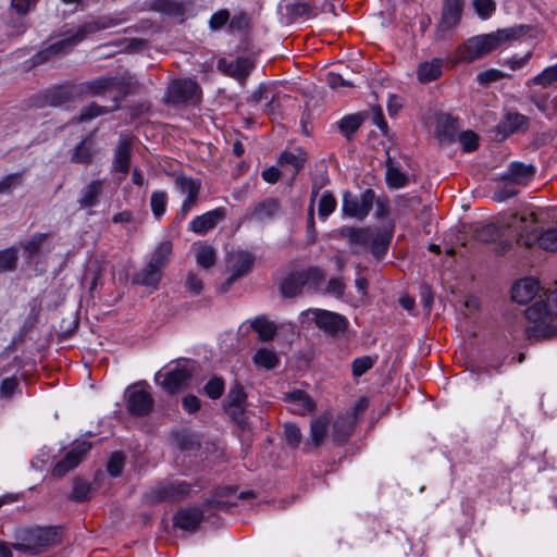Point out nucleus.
<instances>
[{
  "label": "nucleus",
  "instance_id": "49530a36",
  "mask_svg": "<svg viewBox=\"0 0 557 557\" xmlns=\"http://www.w3.org/2000/svg\"><path fill=\"white\" fill-rule=\"evenodd\" d=\"M386 183L392 188H403L408 183V176L395 168L391 159L387 162Z\"/></svg>",
  "mask_w": 557,
  "mask_h": 557
},
{
  "label": "nucleus",
  "instance_id": "79ce46f5",
  "mask_svg": "<svg viewBox=\"0 0 557 557\" xmlns=\"http://www.w3.org/2000/svg\"><path fill=\"white\" fill-rule=\"evenodd\" d=\"M251 327L258 333L259 339L262 342L272 339L276 333L275 324L262 317L255 319Z\"/></svg>",
  "mask_w": 557,
  "mask_h": 557
},
{
  "label": "nucleus",
  "instance_id": "e433bc0d",
  "mask_svg": "<svg viewBox=\"0 0 557 557\" xmlns=\"http://www.w3.org/2000/svg\"><path fill=\"white\" fill-rule=\"evenodd\" d=\"M330 423V418L326 414L318 417L311 421L310 437L312 444L318 447L322 444Z\"/></svg>",
  "mask_w": 557,
  "mask_h": 557
},
{
  "label": "nucleus",
  "instance_id": "2f4dec72",
  "mask_svg": "<svg viewBox=\"0 0 557 557\" xmlns=\"http://www.w3.org/2000/svg\"><path fill=\"white\" fill-rule=\"evenodd\" d=\"M306 161V153L296 149L295 151H284L281 153L278 163L281 166L290 168L292 177H295L297 173L302 169Z\"/></svg>",
  "mask_w": 557,
  "mask_h": 557
},
{
  "label": "nucleus",
  "instance_id": "0eeeda50",
  "mask_svg": "<svg viewBox=\"0 0 557 557\" xmlns=\"http://www.w3.org/2000/svg\"><path fill=\"white\" fill-rule=\"evenodd\" d=\"M465 0H444L441 10V17L436 25V40H444L451 37L455 28L459 25Z\"/></svg>",
  "mask_w": 557,
  "mask_h": 557
},
{
  "label": "nucleus",
  "instance_id": "a878e982",
  "mask_svg": "<svg viewBox=\"0 0 557 557\" xmlns=\"http://www.w3.org/2000/svg\"><path fill=\"white\" fill-rule=\"evenodd\" d=\"M444 67V60L434 58L421 62L417 67V78L420 83L426 84L441 77Z\"/></svg>",
  "mask_w": 557,
  "mask_h": 557
},
{
  "label": "nucleus",
  "instance_id": "774afa93",
  "mask_svg": "<svg viewBox=\"0 0 557 557\" xmlns=\"http://www.w3.org/2000/svg\"><path fill=\"white\" fill-rule=\"evenodd\" d=\"M228 18H230V13L227 10H220V11L215 12L211 16L210 22H209L211 29L216 30V29L221 28L223 25L226 24Z\"/></svg>",
  "mask_w": 557,
  "mask_h": 557
},
{
  "label": "nucleus",
  "instance_id": "412c9836",
  "mask_svg": "<svg viewBox=\"0 0 557 557\" xmlns=\"http://www.w3.org/2000/svg\"><path fill=\"white\" fill-rule=\"evenodd\" d=\"M190 377L191 373L187 368L176 367L164 374L161 385L168 393L175 394L186 386Z\"/></svg>",
  "mask_w": 557,
  "mask_h": 557
},
{
  "label": "nucleus",
  "instance_id": "f03ea898",
  "mask_svg": "<svg viewBox=\"0 0 557 557\" xmlns=\"http://www.w3.org/2000/svg\"><path fill=\"white\" fill-rule=\"evenodd\" d=\"M528 30V26L517 25L490 34L474 36L457 48V59L463 62H472L488 54L506 42L517 40L525 35Z\"/></svg>",
  "mask_w": 557,
  "mask_h": 557
},
{
  "label": "nucleus",
  "instance_id": "423d86ee",
  "mask_svg": "<svg viewBox=\"0 0 557 557\" xmlns=\"http://www.w3.org/2000/svg\"><path fill=\"white\" fill-rule=\"evenodd\" d=\"M131 78L102 76L85 84V90L92 96L112 95L114 104L112 109L119 108V102L128 94Z\"/></svg>",
  "mask_w": 557,
  "mask_h": 557
},
{
  "label": "nucleus",
  "instance_id": "bf43d9fd",
  "mask_svg": "<svg viewBox=\"0 0 557 557\" xmlns=\"http://www.w3.org/2000/svg\"><path fill=\"white\" fill-rule=\"evenodd\" d=\"M23 182V173H12L0 181V194L10 191L12 188L21 185Z\"/></svg>",
  "mask_w": 557,
  "mask_h": 557
},
{
  "label": "nucleus",
  "instance_id": "5fc2aeb1",
  "mask_svg": "<svg viewBox=\"0 0 557 557\" xmlns=\"http://www.w3.org/2000/svg\"><path fill=\"white\" fill-rule=\"evenodd\" d=\"M375 363V359L370 356L356 358L351 363L352 374L356 377L363 375Z\"/></svg>",
  "mask_w": 557,
  "mask_h": 557
},
{
  "label": "nucleus",
  "instance_id": "338daca9",
  "mask_svg": "<svg viewBox=\"0 0 557 557\" xmlns=\"http://www.w3.org/2000/svg\"><path fill=\"white\" fill-rule=\"evenodd\" d=\"M90 494V486L89 484L77 481L74 484L73 491H72V498L77 502H84L89 497Z\"/></svg>",
  "mask_w": 557,
  "mask_h": 557
},
{
  "label": "nucleus",
  "instance_id": "b1692460",
  "mask_svg": "<svg viewBox=\"0 0 557 557\" xmlns=\"http://www.w3.org/2000/svg\"><path fill=\"white\" fill-rule=\"evenodd\" d=\"M341 236L347 238L352 251L357 253L369 247L372 231L370 228L344 227L341 230Z\"/></svg>",
  "mask_w": 557,
  "mask_h": 557
},
{
  "label": "nucleus",
  "instance_id": "ea45409f",
  "mask_svg": "<svg viewBox=\"0 0 557 557\" xmlns=\"http://www.w3.org/2000/svg\"><path fill=\"white\" fill-rule=\"evenodd\" d=\"M531 100L536 108L543 112L546 116L552 117V111L555 108L553 98L548 91L542 89H533L531 91Z\"/></svg>",
  "mask_w": 557,
  "mask_h": 557
},
{
  "label": "nucleus",
  "instance_id": "a19ab883",
  "mask_svg": "<svg viewBox=\"0 0 557 557\" xmlns=\"http://www.w3.org/2000/svg\"><path fill=\"white\" fill-rule=\"evenodd\" d=\"M527 121V117L520 113H508L499 124V131L505 135L512 134L525 126Z\"/></svg>",
  "mask_w": 557,
  "mask_h": 557
},
{
  "label": "nucleus",
  "instance_id": "2eb2a0df",
  "mask_svg": "<svg viewBox=\"0 0 557 557\" xmlns=\"http://www.w3.org/2000/svg\"><path fill=\"white\" fill-rule=\"evenodd\" d=\"M91 444L87 441L77 443L52 469V474L62 478L73 470L90 450Z\"/></svg>",
  "mask_w": 557,
  "mask_h": 557
},
{
  "label": "nucleus",
  "instance_id": "c756f323",
  "mask_svg": "<svg viewBox=\"0 0 557 557\" xmlns=\"http://www.w3.org/2000/svg\"><path fill=\"white\" fill-rule=\"evenodd\" d=\"M162 272L159 268L148 262L145 268L135 274L134 282L157 289L162 278Z\"/></svg>",
  "mask_w": 557,
  "mask_h": 557
},
{
  "label": "nucleus",
  "instance_id": "37998d69",
  "mask_svg": "<svg viewBox=\"0 0 557 557\" xmlns=\"http://www.w3.org/2000/svg\"><path fill=\"white\" fill-rule=\"evenodd\" d=\"M255 363L265 370H271L278 363V357L274 350L260 348L253 356Z\"/></svg>",
  "mask_w": 557,
  "mask_h": 557
},
{
  "label": "nucleus",
  "instance_id": "f257e3e1",
  "mask_svg": "<svg viewBox=\"0 0 557 557\" xmlns=\"http://www.w3.org/2000/svg\"><path fill=\"white\" fill-rule=\"evenodd\" d=\"M529 339L541 341L557 333V283L525 310Z\"/></svg>",
  "mask_w": 557,
  "mask_h": 557
},
{
  "label": "nucleus",
  "instance_id": "e2e57ef3",
  "mask_svg": "<svg viewBox=\"0 0 557 557\" xmlns=\"http://www.w3.org/2000/svg\"><path fill=\"white\" fill-rule=\"evenodd\" d=\"M326 84L332 89L352 88L355 86L352 82L345 79L342 75L337 73H329Z\"/></svg>",
  "mask_w": 557,
  "mask_h": 557
},
{
  "label": "nucleus",
  "instance_id": "cd10ccee",
  "mask_svg": "<svg viewBox=\"0 0 557 557\" xmlns=\"http://www.w3.org/2000/svg\"><path fill=\"white\" fill-rule=\"evenodd\" d=\"M537 244L541 248L549 251L557 250V225L541 232L540 236L529 234L525 236V246L531 247Z\"/></svg>",
  "mask_w": 557,
  "mask_h": 557
},
{
  "label": "nucleus",
  "instance_id": "864d4df0",
  "mask_svg": "<svg viewBox=\"0 0 557 557\" xmlns=\"http://www.w3.org/2000/svg\"><path fill=\"white\" fill-rule=\"evenodd\" d=\"M205 393L212 399H218L224 392V381L222 377L213 376L203 387Z\"/></svg>",
  "mask_w": 557,
  "mask_h": 557
},
{
  "label": "nucleus",
  "instance_id": "69168bd1",
  "mask_svg": "<svg viewBox=\"0 0 557 557\" xmlns=\"http://www.w3.org/2000/svg\"><path fill=\"white\" fill-rule=\"evenodd\" d=\"M459 141L461 143L466 151H473L478 147V136L471 131L462 132L459 135Z\"/></svg>",
  "mask_w": 557,
  "mask_h": 557
},
{
  "label": "nucleus",
  "instance_id": "603ef678",
  "mask_svg": "<svg viewBox=\"0 0 557 557\" xmlns=\"http://www.w3.org/2000/svg\"><path fill=\"white\" fill-rule=\"evenodd\" d=\"M112 110V107L107 108L92 102L89 106L82 109L79 121H89L102 114L109 113Z\"/></svg>",
  "mask_w": 557,
  "mask_h": 557
},
{
  "label": "nucleus",
  "instance_id": "aec40b11",
  "mask_svg": "<svg viewBox=\"0 0 557 557\" xmlns=\"http://www.w3.org/2000/svg\"><path fill=\"white\" fill-rule=\"evenodd\" d=\"M284 400L288 404L292 412L300 416L311 413L315 409L314 400L301 389L286 394Z\"/></svg>",
  "mask_w": 557,
  "mask_h": 557
},
{
  "label": "nucleus",
  "instance_id": "6e6d98bb",
  "mask_svg": "<svg viewBox=\"0 0 557 557\" xmlns=\"http://www.w3.org/2000/svg\"><path fill=\"white\" fill-rule=\"evenodd\" d=\"M473 7L482 20L488 18L496 10L494 0H473Z\"/></svg>",
  "mask_w": 557,
  "mask_h": 557
},
{
  "label": "nucleus",
  "instance_id": "5701e85b",
  "mask_svg": "<svg viewBox=\"0 0 557 557\" xmlns=\"http://www.w3.org/2000/svg\"><path fill=\"white\" fill-rule=\"evenodd\" d=\"M203 513L199 508H184L174 516V525L184 531H196L202 521Z\"/></svg>",
  "mask_w": 557,
  "mask_h": 557
},
{
  "label": "nucleus",
  "instance_id": "9b49d317",
  "mask_svg": "<svg viewBox=\"0 0 557 557\" xmlns=\"http://www.w3.org/2000/svg\"><path fill=\"white\" fill-rule=\"evenodd\" d=\"M311 314L315 325L331 336L342 335L347 329V319L336 312L314 309Z\"/></svg>",
  "mask_w": 557,
  "mask_h": 557
},
{
  "label": "nucleus",
  "instance_id": "72a5a7b5",
  "mask_svg": "<svg viewBox=\"0 0 557 557\" xmlns=\"http://www.w3.org/2000/svg\"><path fill=\"white\" fill-rule=\"evenodd\" d=\"M557 83V64L544 69L539 75L532 77L527 82L529 87L540 86L542 90L546 89Z\"/></svg>",
  "mask_w": 557,
  "mask_h": 557
},
{
  "label": "nucleus",
  "instance_id": "0e129e2a",
  "mask_svg": "<svg viewBox=\"0 0 557 557\" xmlns=\"http://www.w3.org/2000/svg\"><path fill=\"white\" fill-rule=\"evenodd\" d=\"M124 467V457L121 453H114L108 462V472L112 476H117L122 473Z\"/></svg>",
  "mask_w": 557,
  "mask_h": 557
},
{
  "label": "nucleus",
  "instance_id": "7c9ffc66",
  "mask_svg": "<svg viewBox=\"0 0 557 557\" xmlns=\"http://www.w3.org/2000/svg\"><path fill=\"white\" fill-rule=\"evenodd\" d=\"M104 183L101 180L91 181L83 190L78 199L82 208H91L98 203V198L103 191Z\"/></svg>",
  "mask_w": 557,
  "mask_h": 557
},
{
  "label": "nucleus",
  "instance_id": "de8ad7c7",
  "mask_svg": "<svg viewBox=\"0 0 557 557\" xmlns=\"http://www.w3.org/2000/svg\"><path fill=\"white\" fill-rule=\"evenodd\" d=\"M168 195L164 190H154L150 197V207L153 216L160 220L165 212Z\"/></svg>",
  "mask_w": 557,
  "mask_h": 557
},
{
  "label": "nucleus",
  "instance_id": "f3484780",
  "mask_svg": "<svg viewBox=\"0 0 557 557\" xmlns=\"http://www.w3.org/2000/svg\"><path fill=\"white\" fill-rule=\"evenodd\" d=\"M253 66V62L246 57H238L234 60L221 59L218 62L219 71L240 83H245Z\"/></svg>",
  "mask_w": 557,
  "mask_h": 557
},
{
  "label": "nucleus",
  "instance_id": "f704fd0d",
  "mask_svg": "<svg viewBox=\"0 0 557 557\" xmlns=\"http://www.w3.org/2000/svg\"><path fill=\"white\" fill-rule=\"evenodd\" d=\"M392 239L391 231L372 232V239L370 240V249L375 258H381L385 255Z\"/></svg>",
  "mask_w": 557,
  "mask_h": 557
},
{
  "label": "nucleus",
  "instance_id": "4d7b16f0",
  "mask_svg": "<svg viewBox=\"0 0 557 557\" xmlns=\"http://www.w3.org/2000/svg\"><path fill=\"white\" fill-rule=\"evenodd\" d=\"M284 435L287 444L292 447H297L302 438L300 429L294 423L284 425Z\"/></svg>",
  "mask_w": 557,
  "mask_h": 557
},
{
  "label": "nucleus",
  "instance_id": "8fccbe9b",
  "mask_svg": "<svg viewBox=\"0 0 557 557\" xmlns=\"http://www.w3.org/2000/svg\"><path fill=\"white\" fill-rule=\"evenodd\" d=\"M362 124V117L359 114H350L344 116L338 122L339 129L349 138L351 134L357 132V129Z\"/></svg>",
  "mask_w": 557,
  "mask_h": 557
},
{
  "label": "nucleus",
  "instance_id": "9d476101",
  "mask_svg": "<svg viewBox=\"0 0 557 557\" xmlns=\"http://www.w3.org/2000/svg\"><path fill=\"white\" fill-rule=\"evenodd\" d=\"M375 200V193L373 189H366L359 197L349 191L343 195L342 210L343 212L358 220H363L371 211Z\"/></svg>",
  "mask_w": 557,
  "mask_h": 557
},
{
  "label": "nucleus",
  "instance_id": "a18cd8bd",
  "mask_svg": "<svg viewBox=\"0 0 557 557\" xmlns=\"http://www.w3.org/2000/svg\"><path fill=\"white\" fill-rule=\"evenodd\" d=\"M247 394L239 382H235L230 388L227 396L224 400V407L232 406H246Z\"/></svg>",
  "mask_w": 557,
  "mask_h": 557
},
{
  "label": "nucleus",
  "instance_id": "c85d7f7f",
  "mask_svg": "<svg viewBox=\"0 0 557 557\" xmlns=\"http://www.w3.org/2000/svg\"><path fill=\"white\" fill-rule=\"evenodd\" d=\"M97 153L92 135L85 137L75 148L71 157L74 163L88 164Z\"/></svg>",
  "mask_w": 557,
  "mask_h": 557
},
{
  "label": "nucleus",
  "instance_id": "4468645a",
  "mask_svg": "<svg viewBox=\"0 0 557 557\" xmlns=\"http://www.w3.org/2000/svg\"><path fill=\"white\" fill-rule=\"evenodd\" d=\"M125 405L134 416L148 414L153 406V398L149 392L135 385L126 391Z\"/></svg>",
  "mask_w": 557,
  "mask_h": 557
},
{
  "label": "nucleus",
  "instance_id": "4be33fe9",
  "mask_svg": "<svg viewBox=\"0 0 557 557\" xmlns=\"http://www.w3.org/2000/svg\"><path fill=\"white\" fill-rule=\"evenodd\" d=\"M540 292L539 281L533 277L522 278L511 289V298L518 304H527Z\"/></svg>",
  "mask_w": 557,
  "mask_h": 557
},
{
  "label": "nucleus",
  "instance_id": "473e14b6",
  "mask_svg": "<svg viewBox=\"0 0 557 557\" xmlns=\"http://www.w3.org/2000/svg\"><path fill=\"white\" fill-rule=\"evenodd\" d=\"M172 257V243L170 240L161 242L157 245L150 256L149 262L161 271L166 267Z\"/></svg>",
  "mask_w": 557,
  "mask_h": 557
},
{
  "label": "nucleus",
  "instance_id": "1a4fd4ad",
  "mask_svg": "<svg viewBox=\"0 0 557 557\" xmlns=\"http://www.w3.org/2000/svg\"><path fill=\"white\" fill-rule=\"evenodd\" d=\"M200 87L191 78L174 79L170 83L164 100L168 103H191L199 100Z\"/></svg>",
  "mask_w": 557,
  "mask_h": 557
},
{
  "label": "nucleus",
  "instance_id": "a211bd4d",
  "mask_svg": "<svg viewBox=\"0 0 557 557\" xmlns=\"http://www.w3.org/2000/svg\"><path fill=\"white\" fill-rule=\"evenodd\" d=\"M225 216L226 211L224 208L213 209L194 218L188 225V230L198 235H205L223 221Z\"/></svg>",
  "mask_w": 557,
  "mask_h": 557
},
{
  "label": "nucleus",
  "instance_id": "680f3d73",
  "mask_svg": "<svg viewBox=\"0 0 557 557\" xmlns=\"http://www.w3.org/2000/svg\"><path fill=\"white\" fill-rule=\"evenodd\" d=\"M505 77V74L496 69H490L484 72H481L476 76V81L482 86H487L493 82H496L500 78Z\"/></svg>",
  "mask_w": 557,
  "mask_h": 557
},
{
  "label": "nucleus",
  "instance_id": "13d9d810",
  "mask_svg": "<svg viewBox=\"0 0 557 557\" xmlns=\"http://www.w3.org/2000/svg\"><path fill=\"white\" fill-rule=\"evenodd\" d=\"M45 240L46 234H36L30 239L23 243L22 247L28 253V256L32 257L38 253Z\"/></svg>",
  "mask_w": 557,
  "mask_h": 557
},
{
  "label": "nucleus",
  "instance_id": "393cba45",
  "mask_svg": "<svg viewBox=\"0 0 557 557\" xmlns=\"http://www.w3.org/2000/svg\"><path fill=\"white\" fill-rule=\"evenodd\" d=\"M280 211V201L275 198H267L251 207L250 219L257 222H264L275 218Z\"/></svg>",
  "mask_w": 557,
  "mask_h": 557
},
{
  "label": "nucleus",
  "instance_id": "c03bdc74",
  "mask_svg": "<svg viewBox=\"0 0 557 557\" xmlns=\"http://www.w3.org/2000/svg\"><path fill=\"white\" fill-rule=\"evenodd\" d=\"M216 261L215 249L210 245H202L197 248L196 262L202 269L211 268Z\"/></svg>",
  "mask_w": 557,
  "mask_h": 557
},
{
  "label": "nucleus",
  "instance_id": "7ed1b4c3",
  "mask_svg": "<svg viewBox=\"0 0 557 557\" xmlns=\"http://www.w3.org/2000/svg\"><path fill=\"white\" fill-rule=\"evenodd\" d=\"M119 23L120 21L117 18L111 16H100L94 21L87 22L81 25L74 34L39 51L34 57V63H42L53 59L54 57L63 55L67 53L70 50H72L79 41L85 39L87 36L96 32L116 26L119 25Z\"/></svg>",
  "mask_w": 557,
  "mask_h": 557
},
{
  "label": "nucleus",
  "instance_id": "6e6552de",
  "mask_svg": "<svg viewBox=\"0 0 557 557\" xmlns=\"http://www.w3.org/2000/svg\"><path fill=\"white\" fill-rule=\"evenodd\" d=\"M540 218L535 212H523L521 214H511L504 221L509 232L517 238V243L525 246V236L534 234L540 236L539 232Z\"/></svg>",
  "mask_w": 557,
  "mask_h": 557
},
{
  "label": "nucleus",
  "instance_id": "4c0bfd02",
  "mask_svg": "<svg viewBox=\"0 0 557 557\" xmlns=\"http://www.w3.org/2000/svg\"><path fill=\"white\" fill-rule=\"evenodd\" d=\"M505 227L507 228V226L504 224L498 225L497 223H488L478 228L475 236L481 242H496L505 234Z\"/></svg>",
  "mask_w": 557,
  "mask_h": 557
},
{
  "label": "nucleus",
  "instance_id": "20e7f679",
  "mask_svg": "<svg viewBox=\"0 0 557 557\" xmlns=\"http://www.w3.org/2000/svg\"><path fill=\"white\" fill-rule=\"evenodd\" d=\"M17 539L18 541L12 547L29 556L38 555L61 542L59 530L52 527H36L24 530Z\"/></svg>",
  "mask_w": 557,
  "mask_h": 557
},
{
  "label": "nucleus",
  "instance_id": "c9c22d12",
  "mask_svg": "<svg viewBox=\"0 0 557 557\" xmlns=\"http://www.w3.org/2000/svg\"><path fill=\"white\" fill-rule=\"evenodd\" d=\"M175 186L186 198H198L201 188L200 181L182 174L175 176Z\"/></svg>",
  "mask_w": 557,
  "mask_h": 557
},
{
  "label": "nucleus",
  "instance_id": "ddd939ff",
  "mask_svg": "<svg viewBox=\"0 0 557 557\" xmlns=\"http://www.w3.org/2000/svg\"><path fill=\"white\" fill-rule=\"evenodd\" d=\"M227 262L231 276L224 283L222 287L223 292H226L236 280L251 271L255 263V256L248 251L238 250L228 256Z\"/></svg>",
  "mask_w": 557,
  "mask_h": 557
},
{
  "label": "nucleus",
  "instance_id": "6ab92c4d",
  "mask_svg": "<svg viewBox=\"0 0 557 557\" xmlns=\"http://www.w3.org/2000/svg\"><path fill=\"white\" fill-rule=\"evenodd\" d=\"M368 399L366 397H360L351 408V410L347 411L346 413L338 416L335 420V430H338V428L342 424H346L347 422V431L343 434L338 435V438H348L349 435L352 432L354 425L357 423L360 416L363 414L366 409L368 408Z\"/></svg>",
  "mask_w": 557,
  "mask_h": 557
},
{
  "label": "nucleus",
  "instance_id": "39448f33",
  "mask_svg": "<svg viewBox=\"0 0 557 557\" xmlns=\"http://www.w3.org/2000/svg\"><path fill=\"white\" fill-rule=\"evenodd\" d=\"M199 482L188 483L183 480H165L150 487L146 497L150 502H180L190 495Z\"/></svg>",
  "mask_w": 557,
  "mask_h": 557
},
{
  "label": "nucleus",
  "instance_id": "f8f14e48",
  "mask_svg": "<svg viewBox=\"0 0 557 557\" xmlns=\"http://www.w3.org/2000/svg\"><path fill=\"white\" fill-rule=\"evenodd\" d=\"M321 278L322 273L317 268L290 273L281 284L282 294L286 297H294L301 292L305 285Z\"/></svg>",
  "mask_w": 557,
  "mask_h": 557
},
{
  "label": "nucleus",
  "instance_id": "58836bf2",
  "mask_svg": "<svg viewBox=\"0 0 557 557\" xmlns=\"http://www.w3.org/2000/svg\"><path fill=\"white\" fill-rule=\"evenodd\" d=\"M436 136L440 140H453L457 133V121L450 116H442L437 121Z\"/></svg>",
  "mask_w": 557,
  "mask_h": 557
},
{
  "label": "nucleus",
  "instance_id": "052dcab7",
  "mask_svg": "<svg viewBox=\"0 0 557 557\" xmlns=\"http://www.w3.org/2000/svg\"><path fill=\"white\" fill-rule=\"evenodd\" d=\"M185 287L193 295H200L203 289L202 278L194 272L186 275Z\"/></svg>",
  "mask_w": 557,
  "mask_h": 557
},
{
  "label": "nucleus",
  "instance_id": "bb28decb",
  "mask_svg": "<svg viewBox=\"0 0 557 557\" xmlns=\"http://www.w3.org/2000/svg\"><path fill=\"white\" fill-rule=\"evenodd\" d=\"M535 174V168L533 165H527L520 162L510 163L507 173L504 178L512 184L525 185L530 182Z\"/></svg>",
  "mask_w": 557,
  "mask_h": 557
},
{
  "label": "nucleus",
  "instance_id": "09e8293b",
  "mask_svg": "<svg viewBox=\"0 0 557 557\" xmlns=\"http://www.w3.org/2000/svg\"><path fill=\"white\" fill-rule=\"evenodd\" d=\"M336 205L337 202L333 194L330 190H325L319 200L318 214L320 219L325 220L333 213L336 209Z\"/></svg>",
  "mask_w": 557,
  "mask_h": 557
},
{
  "label": "nucleus",
  "instance_id": "dca6fc26",
  "mask_svg": "<svg viewBox=\"0 0 557 557\" xmlns=\"http://www.w3.org/2000/svg\"><path fill=\"white\" fill-rule=\"evenodd\" d=\"M133 144V136L121 134L114 148L112 170L122 173L124 176L128 173L131 168Z\"/></svg>",
  "mask_w": 557,
  "mask_h": 557
},
{
  "label": "nucleus",
  "instance_id": "3c124183",
  "mask_svg": "<svg viewBox=\"0 0 557 557\" xmlns=\"http://www.w3.org/2000/svg\"><path fill=\"white\" fill-rule=\"evenodd\" d=\"M17 262V252L14 248L0 251V272L14 270Z\"/></svg>",
  "mask_w": 557,
  "mask_h": 557
}]
</instances>
